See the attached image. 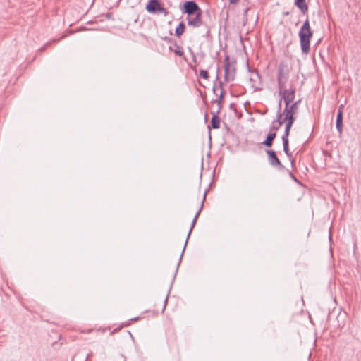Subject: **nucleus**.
Listing matches in <instances>:
<instances>
[{"label":"nucleus","mask_w":361,"mask_h":361,"mask_svg":"<svg viewBox=\"0 0 361 361\" xmlns=\"http://www.w3.org/2000/svg\"><path fill=\"white\" fill-rule=\"evenodd\" d=\"M295 94L293 92H286L284 97L282 99L285 103V108L283 109V121H286V126L284 133L290 135V129L295 122V114L297 113L298 104L300 100L294 102Z\"/></svg>","instance_id":"f257e3e1"},{"label":"nucleus","mask_w":361,"mask_h":361,"mask_svg":"<svg viewBox=\"0 0 361 361\" xmlns=\"http://www.w3.org/2000/svg\"><path fill=\"white\" fill-rule=\"evenodd\" d=\"M290 75V68L288 64L284 61H281L276 69L277 86L279 90V94L284 97L285 92L293 91L295 94V87L291 85L288 89H286V84L287 83Z\"/></svg>","instance_id":"f03ea898"},{"label":"nucleus","mask_w":361,"mask_h":361,"mask_svg":"<svg viewBox=\"0 0 361 361\" xmlns=\"http://www.w3.org/2000/svg\"><path fill=\"white\" fill-rule=\"evenodd\" d=\"M298 36L302 52L308 54L310 51V39L313 36V31L311 29L308 18H306L300 27Z\"/></svg>","instance_id":"7ed1b4c3"},{"label":"nucleus","mask_w":361,"mask_h":361,"mask_svg":"<svg viewBox=\"0 0 361 361\" xmlns=\"http://www.w3.org/2000/svg\"><path fill=\"white\" fill-rule=\"evenodd\" d=\"M181 10L183 13L187 14L188 16L202 12L198 4L193 0L185 1Z\"/></svg>","instance_id":"20e7f679"},{"label":"nucleus","mask_w":361,"mask_h":361,"mask_svg":"<svg viewBox=\"0 0 361 361\" xmlns=\"http://www.w3.org/2000/svg\"><path fill=\"white\" fill-rule=\"evenodd\" d=\"M146 10L152 13H164V16L168 14V11L161 6L159 0H149L146 6Z\"/></svg>","instance_id":"39448f33"},{"label":"nucleus","mask_w":361,"mask_h":361,"mask_svg":"<svg viewBox=\"0 0 361 361\" xmlns=\"http://www.w3.org/2000/svg\"><path fill=\"white\" fill-rule=\"evenodd\" d=\"M224 62V79L226 81H233L235 75V68L231 66L230 58L228 55L225 56Z\"/></svg>","instance_id":"423d86ee"},{"label":"nucleus","mask_w":361,"mask_h":361,"mask_svg":"<svg viewBox=\"0 0 361 361\" xmlns=\"http://www.w3.org/2000/svg\"><path fill=\"white\" fill-rule=\"evenodd\" d=\"M206 195H207V192H204V197H203V200H202L201 205H200V207L199 209L197 210V212H196V214L195 215V217L193 218V220H192V221L191 226H190V230H189V232H188V233L187 238H186V240H185V242L184 247H183V251H182L181 256H180V261H181V259H182V256H183V253H184V251H185V247H186V245H187V243H188V239H189V238H190V234H191V233H192V229H193V228H194V226H195V224H196V222H197V219H198V217H199V216H200V212H201V211H202V208H203V206H204V200H205Z\"/></svg>","instance_id":"0eeeda50"},{"label":"nucleus","mask_w":361,"mask_h":361,"mask_svg":"<svg viewBox=\"0 0 361 361\" xmlns=\"http://www.w3.org/2000/svg\"><path fill=\"white\" fill-rule=\"evenodd\" d=\"M202 12L194 14V16H187L186 20L188 25L193 28L201 27L204 23L202 19Z\"/></svg>","instance_id":"6e6552de"},{"label":"nucleus","mask_w":361,"mask_h":361,"mask_svg":"<svg viewBox=\"0 0 361 361\" xmlns=\"http://www.w3.org/2000/svg\"><path fill=\"white\" fill-rule=\"evenodd\" d=\"M266 153L268 156V161L271 166L274 167H278L279 169H283L284 166L281 164L279 159L276 153L274 150L267 149Z\"/></svg>","instance_id":"1a4fd4ad"},{"label":"nucleus","mask_w":361,"mask_h":361,"mask_svg":"<svg viewBox=\"0 0 361 361\" xmlns=\"http://www.w3.org/2000/svg\"><path fill=\"white\" fill-rule=\"evenodd\" d=\"M253 75L250 78V87L253 89L254 92L262 90L260 85H262V78L257 70L253 72Z\"/></svg>","instance_id":"9d476101"},{"label":"nucleus","mask_w":361,"mask_h":361,"mask_svg":"<svg viewBox=\"0 0 361 361\" xmlns=\"http://www.w3.org/2000/svg\"><path fill=\"white\" fill-rule=\"evenodd\" d=\"M336 128L339 134H341L343 130V105H341L338 109Z\"/></svg>","instance_id":"9b49d317"},{"label":"nucleus","mask_w":361,"mask_h":361,"mask_svg":"<svg viewBox=\"0 0 361 361\" xmlns=\"http://www.w3.org/2000/svg\"><path fill=\"white\" fill-rule=\"evenodd\" d=\"M289 135H290L283 133L281 138L283 140V151H284L285 154L287 155V157L290 158L292 157V153L289 150V140H288Z\"/></svg>","instance_id":"f8f14e48"},{"label":"nucleus","mask_w":361,"mask_h":361,"mask_svg":"<svg viewBox=\"0 0 361 361\" xmlns=\"http://www.w3.org/2000/svg\"><path fill=\"white\" fill-rule=\"evenodd\" d=\"M220 111L221 110L218 109L216 112L212 113V117L211 119V126L214 129H219L220 128L221 119L218 116V114L220 113Z\"/></svg>","instance_id":"ddd939ff"},{"label":"nucleus","mask_w":361,"mask_h":361,"mask_svg":"<svg viewBox=\"0 0 361 361\" xmlns=\"http://www.w3.org/2000/svg\"><path fill=\"white\" fill-rule=\"evenodd\" d=\"M219 87L221 89L220 94L219 95L218 98L216 99H213L212 102L213 103H217L218 104V109L221 110L222 108V102L224 101V90L223 89V83L222 82H219Z\"/></svg>","instance_id":"4468645a"},{"label":"nucleus","mask_w":361,"mask_h":361,"mask_svg":"<svg viewBox=\"0 0 361 361\" xmlns=\"http://www.w3.org/2000/svg\"><path fill=\"white\" fill-rule=\"evenodd\" d=\"M276 137V133L275 132L271 133L269 132L267 135L265 140L262 142V145H264L267 147H270L273 145L274 140Z\"/></svg>","instance_id":"2eb2a0df"},{"label":"nucleus","mask_w":361,"mask_h":361,"mask_svg":"<svg viewBox=\"0 0 361 361\" xmlns=\"http://www.w3.org/2000/svg\"><path fill=\"white\" fill-rule=\"evenodd\" d=\"M173 46H174V48H173V47L170 46L169 50L171 51H173L176 56H183L184 51L183 49V47H180L179 44H178V43L176 42H173Z\"/></svg>","instance_id":"dca6fc26"},{"label":"nucleus","mask_w":361,"mask_h":361,"mask_svg":"<svg viewBox=\"0 0 361 361\" xmlns=\"http://www.w3.org/2000/svg\"><path fill=\"white\" fill-rule=\"evenodd\" d=\"M295 5L300 9V11L305 14L308 11V6L305 3V0H295Z\"/></svg>","instance_id":"f3484780"},{"label":"nucleus","mask_w":361,"mask_h":361,"mask_svg":"<svg viewBox=\"0 0 361 361\" xmlns=\"http://www.w3.org/2000/svg\"><path fill=\"white\" fill-rule=\"evenodd\" d=\"M185 25L183 21H181L179 23L178 25L176 27V28L175 30V35L177 37H180V35H182L183 34V32H185Z\"/></svg>","instance_id":"a211bd4d"},{"label":"nucleus","mask_w":361,"mask_h":361,"mask_svg":"<svg viewBox=\"0 0 361 361\" xmlns=\"http://www.w3.org/2000/svg\"><path fill=\"white\" fill-rule=\"evenodd\" d=\"M200 76L205 80H207L209 78V73L207 70H200Z\"/></svg>","instance_id":"6ab92c4d"},{"label":"nucleus","mask_w":361,"mask_h":361,"mask_svg":"<svg viewBox=\"0 0 361 361\" xmlns=\"http://www.w3.org/2000/svg\"><path fill=\"white\" fill-rule=\"evenodd\" d=\"M281 126L277 124H274V121L271 123V126H270L269 132L273 133L275 132L276 133L277 130L279 129Z\"/></svg>","instance_id":"aec40b11"},{"label":"nucleus","mask_w":361,"mask_h":361,"mask_svg":"<svg viewBox=\"0 0 361 361\" xmlns=\"http://www.w3.org/2000/svg\"><path fill=\"white\" fill-rule=\"evenodd\" d=\"M286 121H283V118L281 119H276L274 121V124H277L278 126H281Z\"/></svg>","instance_id":"412c9836"},{"label":"nucleus","mask_w":361,"mask_h":361,"mask_svg":"<svg viewBox=\"0 0 361 361\" xmlns=\"http://www.w3.org/2000/svg\"><path fill=\"white\" fill-rule=\"evenodd\" d=\"M283 117H284L283 111L281 113V111H277L276 119H281Z\"/></svg>","instance_id":"4be33fe9"},{"label":"nucleus","mask_w":361,"mask_h":361,"mask_svg":"<svg viewBox=\"0 0 361 361\" xmlns=\"http://www.w3.org/2000/svg\"><path fill=\"white\" fill-rule=\"evenodd\" d=\"M164 40L168 42H170V43H173L175 41H173V39L172 38H170V37H165L163 38Z\"/></svg>","instance_id":"5701e85b"},{"label":"nucleus","mask_w":361,"mask_h":361,"mask_svg":"<svg viewBox=\"0 0 361 361\" xmlns=\"http://www.w3.org/2000/svg\"><path fill=\"white\" fill-rule=\"evenodd\" d=\"M281 102L282 99H280L278 103L277 111H281Z\"/></svg>","instance_id":"b1692460"},{"label":"nucleus","mask_w":361,"mask_h":361,"mask_svg":"<svg viewBox=\"0 0 361 361\" xmlns=\"http://www.w3.org/2000/svg\"><path fill=\"white\" fill-rule=\"evenodd\" d=\"M240 0H229V3L231 4H237Z\"/></svg>","instance_id":"393cba45"},{"label":"nucleus","mask_w":361,"mask_h":361,"mask_svg":"<svg viewBox=\"0 0 361 361\" xmlns=\"http://www.w3.org/2000/svg\"><path fill=\"white\" fill-rule=\"evenodd\" d=\"M212 91H213L214 94H216V85H215V83H214V85H213Z\"/></svg>","instance_id":"a878e982"},{"label":"nucleus","mask_w":361,"mask_h":361,"mask_svg":"<svg viewBox=\"0 0 361 361\" xmlns=\"http://www.w3.org/2000/svg\"><path fill=\"white\" fill-rule=\"evenodd\" d=\"M167 301H168V297H166L165 300H164V306L163 310L165 309V307L166 305Z\"/></svg>","instance_id":"bb28decb"},{"label":"nucleus","mask_w":361,"mask_h":361,"mask_svg":"<svg viewBox=\"0 0 361 361\" xmlns=\"http://www.w3.org/2000/svg\"><path fill=\"white\" fill-rule=\"evenodd\" d=\"M138 319H139V317H135V318H132V319H130V321H137V320H138Z\"/></svg>","instance_id":"cd10ccee"},{"label":"nucleus","mask_w":361,"mask_h":361,"mask_svg":"<svg viewBox=\"0 0 361 361\" xmlns=\"http://www.w3.org/2000/svg\"><path fill=\"white\" fill-rule=\"evenodd\" d=\"M283 14H284L285 16H288V15H289V12H288V11L284 12V13H283Z\"/></svg>","instance_id":"c85d7f7f"},{"label":"nucleus","mask_w":361,"mask_h":361,"mask_svg":"<svg viewBox=\"0 0 361 361\" xmlns=\"http://www.w3.org/2000/svg\"><path fill=\"white\" fill-rule=\"evenodd\" d=\"M248 10H249V8L245 9L244 11V14H246L247 13Z\"/></svg>","instance_id":"c756f323"},{"label":"nucleus","mask_w":361,"mask_h":361,"mask_svg":"<svg viewBox=\"0 0 361 361\" xmlns=\"http://www.w3.org/2000/svg\"><path fill=\"white\" fill-rule=\"evenodd\" d=\"M209 32H210V29L209 27H207V33L209 34Z\"/></svg>","instance_id":"7c9ffc66"},{"label":"nucleus","mask_w":361,"mask_h":361,"mask_svg":"<svg viewBox=\"0 0 361 361\" xmlns=\"http://www.w3.org/2000/svg\"><path fill=\"white\" fill-rule=\"evenodd\" d=\"M207 114H205V116H204L205 120H207Z\"/></svg>","instance_id":"2f4dec72"},{"label":"nucleus","mask_w":361,"mask_h":361,"mask_svg":"<svg viewBox=\"0 0 361 361\" xmlns=\"http://www.w3.org/2000/svg\"><path fill=\"white\" fill-rule=\"evenodd\" d=\"M193 60H194L195 61H196V58H195V56H194V57H193Z\"/></svg>","instance_id":"473e14b6"},{"label":"nucleus","mask_w":361,"mask_h":361,"mask_svg":"<svg viewBox=\"0 0 361 361\" xmlns=\"http://www.w3.org/2000/svg\"><path fill=\"white\" fill-rule=\"evenodd\" d=\"M219 79V77L218 75L216 77V80H217Z\"/></svg>","instance_id":"72a5a7b5"},{"label":"nucleus","mask_w":361,"mask_h":361,"mask_svg":"<svg viewBox=\"0 0 361 361\" xmlns=\"http://www.w3.org/2000/svg\"><path fill=\"white\" fill-rule=\"evenodd\" d=\"M329 238L330 239L331 238V233L329 234Z\"/></svg>","instance_id":"f704fd0d"}]
</instances>
